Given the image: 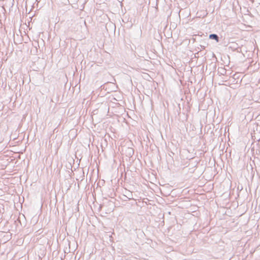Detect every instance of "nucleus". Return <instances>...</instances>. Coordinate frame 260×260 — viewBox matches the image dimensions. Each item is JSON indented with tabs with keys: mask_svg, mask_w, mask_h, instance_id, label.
<instances>
[{
	"mask_svg": "<svg viewBox=\"0 0 260 260\" xmlns=\"http://www.w3.org/2000/svg\"><path fill=\"white\" fill-rule=\"evenodd\" d=\"M209 38L211 39H213L216 40L217 42H218L219 37L216 34H211L209 35Z\"/></svg>",
	"mask_w": 260,
	"mask_h": 260,
	"instance_id": "nucleus-1",
	"label": "nucleus"
}]
</instances>
